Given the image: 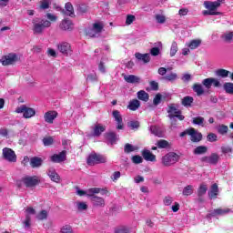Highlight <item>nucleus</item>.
<instances>
[{
    "instance_id": "obj_1",
    "label": "nucleus",
    "mask_w": 233,
    "mask_h": 233,
    "mask_svg": "<svg viewBox=\"0 0 233 233\" xmlns=\"http://www.w3.org/2000/svg\"><path fill=\"white\" fill-rule=\"evenodd\" d=\"M52 22L46 19L36 18L33 20V32L36 35H41L46 28H50Z\"/></svg>"
},
{
    "instance_id": "obj_2",
    "label": "nucleus",
    "mask_w": 233,
    "mask_h": 233,
    "mask_svg": "<svg viewBox=\"0 0 233 233\" xmlns=\"http://www.w3.org/2000/svg\"><path fill=\"white\" fill-rule=\"evenodd\" d=\"M177 161H179V155L176 152H169L162 157V165L164 167H172V165H176Z\"/></svg>"
},
{
    "instance_id": "obj_3",
    "label": "nucleus",
    "mask_w": 233,
    "mask_h": 233,
    "mask_svg": "<svg viewBox=\"0 0 233 233\" xmlns=\"http://www.w3.org/2000/svg\"><path fill=\"white\" fill-rule=\"evenodd\" d=\"M16 114H23L24 119H30L35 116V109L28 107L26 105H22L15 108Z\"/></svg>"
},
{
    "instance_id": "obj_4",
    "label": "nucleus",
    "mask_w": 233,
    "mask_h": 233,
    "mask_svg": "<svg viewBox=\"0 0 233 233\" xmlns=\"http://www.w3.org/2000/svg\"><path fill=\"white\" fill-rule=\"evenodd\" d=\"M89 167H94L95 165H100L101 163H106V157L103 155L97 153H91L86 160Z\"/></svg>"
},
{
    "instance_id": "obj_5",
    "label": "nucleus",
    "mask_w": 233,
    "mask_h": 233,
    "mask_svg": "<svg viewBox=\"0 0 233 233\" xmlns=\"http://www.w3.org/2000/svg\"><path fill=\"white\" fill-rule=\"evenodd\" d=\"M22 183H24L26 188H35V187H37L41 183V179L37 176H26L22 177Z\"/></svg>"
},
{
    "instance_id": "obj_6",
    "label": "nucleus",
    "mask_w": 233,
    "mask_h": 233,
    "mask_svg": "<svg viewBox=\"0 0 233 233\" xmlns=\"http://www.w3.org/2000/svg\"><path fill=\"white\" fill-rule=\"evenodd\" d=\"M19 61V57L16 54L10 53L7 56H3L0 59V63L3 65V66H9V65H15V63H17Z\"/></svg>"
},
{
    "instance_id": "obj_7",
    "label": "nucleus",
    "mask_w": 233,
    "mask_h": 233,
    "mask_svg": "<svg viewBox=\"0 0 233 233\" xmlns=\"http://www.w3.org/2000/svg\"><path fill=\"white\" fill-rule=\"evenodd\" d=\"M3 157L9 163H15L17 161V155H15V151L10 147H5L3 149Z\"/></svg>"
},
{
    "instance_id": "obj_8",
    "label": "nucleus",
    "mask_w": 233,
    "mask_h": 233,
    "mask_svg": "<svg viewBox=\"0 0 233 233\" xmlns=\"http://www.w3.org/2000/svg\"><path fill=\"white\" fill-rule=\"evenodd\" d=\"M202 85L208 90H210V88H212V85H213V86H215V88H219V86H221V83L219 82V80H218L217 78H214V77L205 78L202 81Z\"/></svg>"
},
{
    "instance_id": "obj_9",
    "label": "nucleus",
    "mask_w": 233,
    "mask_h": 233,
    "mask_svg": "<svg viewBox=\"0 0 233 233\" xmlns=\"http://www.w3.org/2000/svg\"><path fill=\"white\" fill-rule=\"evenodd\" d=\"M201 163H208L209 165H218L219 163V155L211 153L210 156H205L200 158Z\"/></svg>"
},
{
    "instance_id": "obj_10",
    "label": "nucleus",
    "mask_w": 233,
    "mask_h": 233,
    "mask_svg": "<svg viewBox=\"0 0 233 233\" xmlns=\"http://www.w3.org/2000/svg\"><path fill=\"white\" fill-rule=\"evenodd\" d=\"M175 114L176 115H174V114L168 115V117L171 121V127L173 128H177V119L179 121H184L185 116L181 115V110L176 111ZM176 117H177V119H176Z\"/></svg>"
},
{
    "instance_id": "obj_11",
    "label": "nucleus",
    "mask_w": 233,
    "mask_h": 233,
    "mask_svg": "<svg viewBox=\"0 0 233 233\" xmlns=\"http://www.w3.org/2000/svg\"><path fill=\"white\" fill-rule=\"evenodd\" d=\"M57 50L64 56H68L69 54H72V46L68 42H62L60 44H57Z\"/></svg>"
},
{
    "instance_id": "obj_12",
    "label": "nucleus",
    "mask_w": 233,
    "mask_h": 233,
    "mask_svg": "<svg viewBox=\"0 0 233 233\" xmlns=\"http://www.w3.org/2000/svg\"><path fill=\"white\" fill-rule=\"evenodd\" d=\"M50 161L52 163H63L64 161H66V151L63 150L59 154H54L50 157Z\"/></svg>"
},
{
    "instance_id": "obj_13",
    "label": "nucleus",
    "mask_w": 233,
    "mask_h": 233,
    "mask_svg": "<svg viewBox=\"0 0 233 233\" xmlns=\"http://www.w3.org/2000/svg\"><path fill=\"white\" fill-rule=\"evenodd\" d=\"M112 116H113L115 121H116V123H117L116 129L123 130V128H125V126L123 124V116H121V113H119L118 110H114L112 112Z\"/></svg>"
},
{
    "instance_id": "obj_14",
    "label": "nucleus",
    "mask_w": 233,
    "mask_h": 233,
    "mask_svg": "<svg viewBox=\"0 0 233 233\" xmlns=\"http://www.w3.org/2000/svg\"><path fill=\"white\" fill-rule=\"evenodd\" d=\"M189 136L192 143H199L203 139V135L196 131L194 127H190Z\"/></svg>"
},
{
    "instance_id": "obj_15",
    "label": "nucleus",
    "mask_w": 233,
    "mask_h": 233,
    "mask_svg": "<svg viewBox=\"0 0 233 233\" xmlns=\"http://www.w3.org/2000/svg\"><path fill=\"white\" fill-rule=\"evenodd\" d=\"M47 176L54 183H59L61 181V177L54 167H50L47 169Z\"/></svg>"
},
{
    "instance_id": "obj_16",
    "label": "nucleus",
    "mask_w": 233,
    "mask_h": 233,
    "mask_svg": "<svg viewBox=\"0 0 233 233\" xmlns=\"http://www.w3.org/2000/svg\"><path fill=\"white\" fill-rule=\"evenodd\" d=\"M56 117H57V111H47L44 115L46 123H49V125L54 123V119H56Z\"/></svg>"
},
{
    "instance_id": "obj_17",
    "label": "nucleus",
    "mask_w": 233,
    "mask_h": 233,
    "mask_svg": "<svg viewBox=\"0 0 233 233\" xmlns=\"http://www.w3.org/2000/svg\"><path fill=\"white\" fill-rule=\"evenodd\" d=\"M142 157L145 159V161H151V163H156L157 161L156 155H154L148 149H144L142 151Z\"/></svg>"
},
{
    "instance_id": "obj_18",
    "label": "nucleus",
    "mask_w": 233,
    "mask_h": 233,
    "mask_svg": "<svg viewBox=\"0 0 233 233\" xmlns=\"http://www.w3.org/2000/svg\"><path fill=\"white\" fill-rule=\"evenodd\" d=\"M124 79L127 83H130L131 85L141 83V78L136 75H126L124 76Z\"/></svg>"
},
{
    "instance_id": "obj_19",
    "label": "nucleus",
    "mask_w": 233,
    "mask_h": 233,
    "mask_svg": "<svg viewBox=\"0 0 233 233\" xmlns=\"http://www.w3.org/2000/svg\"><path fill=\"white\" fill-rule=\"evenodd\" d=\"M94 207H105V198L96 195H90Z\"/></svg>"
},
{
    "instance_id": "obj_20",
    "label": "nucleus",
    "mask_w": 233,
    "mask_h": 233,
    "mask_svg": "<svg viewBox=\"0 0 233 233\" xmlns=\"http://www.w3.org/2000/svg\"><path fill=\"white\" fill-rule=\"evenodd\" d=\"M104 137L110 143V145H116L117 142V134L116 132H107L105 133Z\"/></svg>"
},
{
    "instance_id": "obj_21",
    "label": "nucleus",
    "mask_w": 233,
    "mask_h": 233,
    "mask_svg": "<svg viewBox=\"0 0 233 233\" xmlns=\"http://www.w3.org/2000/svg\"><path fill=\"white\" fill-rule=\"evenodd\" d=\"M105 130H106V127H105V126H103L101 124H96L93 127V136L95 137H99V136H101V134L103 132H105Z\"/></svg>"
},
{
    "instance_id": "obj_22",
    "label": "nucleus",
    "mask_w": 233,
    "mask_h": 233,
    "mask_svg": "<svg viewBox=\"0 0 233 233\" xmlns=\"http://www.w3.org/2000/svg\"><path fill=\"white\" fill-rule=\"evenodd\" d=\"M30 165L32 168H39L43 166V158L39 157H33L30 158Z\"/></svg>"
},
{
    "instance_id": "obj_23",
    "label": "nucleus",
    "mask_w": 233,
    "mask_h": 233,
    "mask_svg": "<svg viewBox=\"0 0 233 233\" xmlns=\"http://www.w3.org/2000/svg\"><path fill=\"white\" fill-rule=\"evenodd\" d=\"M74 24H72V21L69 19H64L60 24L61 30L65 31H72L74 29Z\"/></svg>"
},
{
    "instance_id": "obj_24",
    "label": "nucleus",
    "mask_w": 233,
    "mask_h": 233,
    "mask_svg": "<svg viewBox=\"0 0 233 233\" xmlns=\"http://www.w3.org/2000/svg\"><path fill=\"white\" fill-rule=\"evenodd\" d=\"M135 57L138 61H143L145 65H147V63H150V54L148 53H146V54L136 53Z\"/></svg>"
},
{
    "instance_id": "obj_25",
    "label": "nucleus",
    "mask_w": 233,
    "mask_h": 233,
    "mask_svg": "<svg viewBox=\"0 0 233 233\" xmlns=\"http://www.w3.org/2000/svg\"><path fill=\"white\" fill-rule=\"evenodd\" d=\"M230 212V208H216L214 209L211 213L210 216H212V218H215V216H225V214H228Z\"/></svg>"
},
{
    "instance_id": "obj_26",
    "label": "nucleus",
    "mask_w": 233,
    "mask_h": 233,
    "mask_svg": "<svg viewBox=\"0 0 233 233\" xmlns=\"http://www.w3.org/2000/svg\"><path fill=\"white\" fill-rule=\"evenodd\" d=\"M204 6L210 12H215V10H218V8H219V4L215 2H210V1H205Z\"/></svg>"
},
{
    "instance_id": "obj_27",
    "label": "nucleus",
    "mask_w": 233,
    "mask_h": 233,
    "mask_svg": "<svg viewBox=\"0 0 233 233\" xmlns=\"http://www.w3.org/2000/svg\"><path fill=\"white\" fill-rule=\"evenodd\" d=\"M66 9V15H69V17H76V13L74 12V5H72V3L67 2L65 5Z\"/></svg>"
},
{
    "instance_id": "obj_28",
    "label": "nucleus",
    "mask_w": 233,
    "mask_h": 233,
    "mask_svg": "<svg viewBox=\"0 0 233 233\" xmlns=\"http://www.w3.org/2000/svg\"><path fill=\"white\" fill-rule=\"evenodd\" d=\"M88 192L89 194H91V196H94V194H99V193H101L102 196H108L110 194L108 190L102 189L99 187H92L88 190Z\"/></svg>"
},
{
    "instance_id": "obj_29",
    "label": "nucleus",
    "mask_w": 233,
    "mask_h": 233,
    "mask_svg": "<svg viewBox=\"0 0 233 233\" xmlns=\"http://www.w3.org/2000/svg\"><path fill=\"white\" fill-rule=\"evenodd\" d=\"M208 152V147L207 146H198L193 150L195 156H201Z\"/></svg>"
},
{
    "instance_id": "obj_30",
    "label": "nucleus",
    "mask_w": 233,
    "mask_h": 233,
    "mask_svg": "<svg viewBox=\"0 0 233 233\" xmlns=\"http://www.w3.org/2000/svg\"><path fill=\"white\" fill-rule=\"evenodd\" d=\"M139 106H141V102H139V100L137 99H133L129 102L127 108H129V110H132L133 112H136V110H137Z\"/></svg>"
},
{
    "instance_id": "obj_31",
    "label": "nucleus",
    "mask_w": 233,
    "mask_h": 233,
    "mask_svg": "<svg viewBox=\"0 0 233 233\" xmlns=\"http://www.w3.org/2000/svg\"><path fill=\"white\" fill-rule=\"evenodd\" d=\"M218 192H219V189L218 187V184H213L211 186V189L208 192V196L210 199H216L218 198Z\"/></svg>"
},
{
    "instance_id": "obj_32",
    "label": "nucleus",
    "mask_w": 233,
    "mask_h": 233,
    "mask_svg": "<svg viewBox=\"0 0 233 233\" xmlns=\"http://www.w3.org/2000/svg\"><path fill=\"white\" fill-rule=\"evenodd\" d=\"M137 96L140 101H144L145 103H147L148 101V99L150 98V96L145 90L138 91L137 93Z\"/></svg>"
},
{
    "instance_id": "obj_33",
    "label": "nucleus",
    "mask_w": 233,
    "mask_h": 233,
    "mask_svg": "<svg viewBox=\"0 0 233 233\" xmlns=\"http://www.w3.org/2000/svg\"><path fill=\"white\" fill-rule=\"evenodd\" d=\"M193 91L197 93V96H203L205 94V89L203 88V85L195 83L192 86Z\"/></svg>"
},
{
    "instance_id": "obj_34",
    "label": "nucleus",
    "mask_w": 233,
    "mask_h": 233,
    "mask_svg": "<svg viewBox=\"0 0 233 233\" xmlns=\"http://www.w3.org/2000/svg\"><path fill=\"white\" fill-rule=\"evenodd\" d=\"M192 103H194V97L190 96H184L181 101L183 106H192Z\"/></svg>"
},
{
    "instance_id": "obj_35",
    "label": "nucleus",
    "mask_w": 233,
    "mask_h": 233,
    "mask_svg": "<svg viewBox=\"0 0 233 233\" xmlns=\"http://www.w3.org/2000/svg\"><path fill=\"white\" fill-rule=\"evenodd\" d=\"M150 130L154 136H157V137H163V131L161 130V128H159V127L151 126Z\"/></svg>"
},
{
    "instance_id": "obj_36",
    "label": "nucleus",
    "mask_w": 233,
    "mask_h": 233,
    "mask_svg": "<svg viewBox=\"0 0 233 233\" xmlns=\"http://www.w3.org/2000/svg\"><path fill=\"white\" fill-rule=\"evenodd\" d=\"M36 219L38 221H45V219H48V211L43 209L36 215Z\"/></svg>"
},
{
    "instance_id": "obj_37",
    "label": "nucleus",
    "mask_w": 233,
    "mask_h": 233,
    "mask_svg": "<svg viewBox=\"0 0 233 233\" xmlns=\"http://www.w3.org/2000/svg\"><path fill=\"white\" fill-rule=\"evenodd\" d=\"M228 74H230V71L223 68L218 69L216 71V76H218V77H228Z\"/></svg>"
},
{
    "instance_id": "obj_38",
    "label": "nucleus",
    "mask_w": 233,
    "mask_h": 233,
    "mask_svg": "<svg viewBox=\"0 0 233 233\" xmlns=\"http://www.w3.org/2000/svg\"><path fill=\"white\" fill-rule=\"evenodd\" d=\"M207 190H208V187H207V185L201 184L198 189V198H203V196L207 194Z\"/></svg>"
},
{
    "instance_id": "obj_39",
    "label": "nucleus",
    "mask_w": 233,
    "mask_h": 233,
    "mask_svg": "<svg viewBox=\"0 0 233 233\" xmlns=\"http://www.w3.org/2000/svg\"><path fill=\"white\" fill-rule=\"evenodd\" d=\"M200 45H201L200 39H194L190 41V43L188 44V47L190 48V50H196V48H198Z\"/></svg>"
},
{
    "instance_id": "obj_40",
    "label": "nucleus",
    "mask_w": 233,
    "mask_h": 233,
    "mask_svg": "<svg viewBox=\"0 0 233 233\" xmlns=\"http://www.w3.org/2000/svg\"><path fill=\"white\" fill-rule=\"evenodd\" d=\"M224 90L226 94H230L233 96V83L232 82H226L224 84Z\"/></svg>"
},
{
    "instance_id": "obj_41",
    "label": "nucleus",
    "mask_w": 233,
    "mask_h": 233,
    "mask_svg": "<svg viewBox=\"0 0 233 233\" xmlns=\"http://www.w3.org/2000/svg\"><path fill=\"white\" fill-rule=\"evenodd\" d=\"M182 194L183 196H192V194H194V187H192V185L185 187Z\"/></svg>"
},
{
    "instance_id": "obj_42",
    "label": "nucleus",
    "mask_w": 233,
    "mask_h": 233,
    "mask_svg": "<svg viewBox=\"0 0 233 233\" xmlns=\"http://www.w3.org/2000/svg\"><path fill=\"white\" fill-rule=\"evenodd\" d=\"M162 79H164V81H169L172 83L173 81H176L177 79V74L170 73L169 75H166L165 76H163Z\"/></svg>"
},
{
    "instance_id": "obj_43",
    "label": "nucleus",
    "mask_w": 233,
    "mask_h": 233,
    "mask_svg": "<svg viewBox=\"0 0 233 233\" xmlns=\"http://www.w3.org/2000/svg\"><path fill=\"white\" fill-rule=\"evenodd\" d=\"M157 148H168L170 147V143L165 139H160L157 142Z\"/></svg>"
},
{
    "instance_id": "obj_44",
    "label": "nucleus",
    "mask_w": 233,
    "mask_h": 233,
    "mask_svg": "<svg viewBox=\"0 0 233 233\" xmlns=\"http://www.w3.org/2000/svg\"><path fill=\"white\" fill-rule=\"evenodd\" d=\"M177 50H178L177 42L173 41L170 48V57H174V56L177 54Z\"/></svg>"
},
{
    "instance_id": "obj_45",
    "label": "nucleus",
    "mask_w": 233,
    "mask_h": 233,
    "mask_svg": "<svg viewBox=\"0 0 233 233\" xmlns=\"http://www.w3.org/2000/svg\"><path fill=\"white\" fill-rule=\"evenodd\" d=\"M130 228L127 226H120L115 228V233H129Z\"/></svg>"
},
{
    "instance_id": "obj_46",
    "label": "nucleus",
    "mask_w": 233,
    "mask_h": 233,
    "mask_svg": "<svg viewBox=\"0 0 233 233\" xmlns=\"http://www.w3.org/2000/svg\"><path fill=\"white\" fill-rule=\"evenodd\" d=\"M42 141L45 147H51V145H54V137H46Z\"/></svg>"
},
{
    "instance_id": "obj_47",
    "label": "nucleus",
    "mask_w": 233,
    "mask_h": 233,
    "mask_svg": "<svg viewBox=\"0 0 233 233\" xmlns=\"http://www.w3.org/2000/svg\"><path fill=\"white\" fill-rule=\"evenodd\" d=\"M128 128H131V130H137L139 128L140 124L139 121H130L127 123Z\"/></svg>"
},
{
    "instance_id": "obj_48",
    "label": "nucleus",
    "mask_w": 233,
    "mask_h": 233,
    "mask_svg": "<svg viewBox=\"0 0 233 233\" xmlns=\"http://www.w3.org/2000/svg\"><path fill=\"white\" fill-rule=\"evenodd\" d=\"M218 132L220 134V136H225V134L228 132V127L226 125H221L218 127Z\"/></svg>"
},
{
    "instance_id": "obj_49",
    "label": "nucleus",
    "mask_w": 233,
    "mask_h": 233,
    "mask_svg": "<svg viewBox=\"0 0 233 233\" xmlns=\"http://www.w3.org/2000/svg\"><path fill=\"white\" fill-rule=\"evenodd\" d=\"M93 28L96 31V33L101 34L103 32V28H105V25L101 23H95L93 24Z\"/></svg>"
},
{
    "instance_id": "obj_50",
    "label": "nucleus",
    "mask_w": 233,
    "mask_h": 233,
    "mask_svg": "<svg viewBox=\"0 0 233 233\" xmlns=\"http://www.w3.org/2000/svg\"><path fill=\"white\" fill-rule=\"evenodd\" d=\"M86 34L89 37H96L98 33H97V31L96 29H94L92 27V28H88L87 30H86Z\"/></svg>"
},
{
    "instance_id": "obj_51",
    "label": "nucleus",
    "mask_w": 233,
    "mask_h": 233,
    "mask_svg": "<svg viewBox=\"0 0 233 233\" xmlns=\"http://www.w3.org/2000/svg\"><path fill=\"white\" fill-rule=\"evenodd\" d=\"M135 150H136V147H134V146H132L131 144L127 143L125 145L124 152L126 154H130V152H134Z\"/></svg>"
},
{
    "instance_id": "obj_52",
    "label": "nucleus",
    "mask_w": 233,
    "mask_h": 233,
    "mask_svg": "<svg viewBox=\"0 0 233 233\" xmlns=\"http://www.w3.org/2000/svg\"><path fill=\"white\" fill-rule=\"evenodd\" d=\"M207 140L209 141V143H216V141H218V135L214 133H209L207 136Z\"/></svg>"
},
{
    "instance_id": "obj_53",
    "label": "nucleus",
    "mask_w": 233,
    "mask_h": 233,
    "mask_svg": "<svg viewBox=\"0 0 233 233\" xmlns=\"http://www.w3.org/2000/svg\"><path fill=\"white\" fill-rule=\"evenodd\" d=\"M132 161L135 165H139L143 163V157L139 155H135L132 157Z\"/></svg>"
},
{
    "instance_id": "obj_54",
    "label": "nucleus",
    "mask_w": 233,
    "mask_h": 233,
    "mask_svg": "<svg viewBox=\"0 0 233 233\" xmlns=\"http://www.w3.org/2000/svg\"><path fill=\"white\" fill-rule=\"evenodd\" d=\"M222 39H224L226 43H230V41H232L233 39V32L225 34L224 35H222Z\"/></svg>"
},
{
    "instance_id": "obj_55",
    "label": "nucleus",
    "mask_w": 233,
    "mask_h": 233,
    "mask_svg": "<svg viewBox=\"0 0 233 233\" xmlns=\"http://www.w3.org/2000/svg\"><path fill=\"white\" fill-rule=\"evenodd\" d=\"M221 152L225 156H227V154H232V147H230L229 146H222Z\"/></svg>"
},
{
    "instance_id": "obj_56",
    "label": "nucleus",
    "mask_w": 233,
    "mask_h": 233,
    "mask_svg": "<svg viewBox=\"0 0 233 233\" xmlns=\"http://www.w3.org/2000/svg\"><path fill=\"white\" fill-rule=\"evenodd\" d=\"M205 123V118L203 116H197L193 118L194 125H203Z\"/></svg>"
},
{
    "instance_id": "obj_57",
    "label": "nucleus",
    "mask_w": 233,
    "mask_h": 233,
    "mask_svg": "<svg viewBox=\"0 0 233 233\" xmlns=\"http://www.w3.org/2000/svg\"><path fill=\"white\" fill-rule=\"evenodd\" d=\"M157 23H159L160 25H163L167 21V18L163 15H155Z\"/></svg>"
},
{
    "instance_id": "obj_58",
    "label": "nucleus",
    "mask_w": 233,
    "mask_h": 233,
    "mask_svg": "<svg viewBox=\"0 0 233 233\" xmlns=\"http://www.w3.org/2000/svg\"><path fill=\"white\" fill-rule=\"evenodd\" d=\"M76 207L78 210H87L88 209V205L85 202H77Z\"/></svg>"
},
{
    "instance_id": "obj_59",
    "label": "nucleus",
    "mask_w": 233,
    "mask_h": 233,
    "mask_svg": "<svg viewBox=\"0 0 233 233\" xmlns=\"http://www.w3.org/2000/svg\"><path fill=\"white\" fill-rule=\"evenodd\" d=\"M136 21V16L134 15H127L126 19V25H132Z\"/></svg>"
},
{
    "instance_id": "obj_60",
    "label": "nucleus",
    "mask_w": 233,
    "mask_h": 233,
    "mask_svg": "<svg viewBox=\"0 0 233 233\" xmlns=\"http://www.w3.org/2000/svg\"><path fill=\"white\" fill-rule=\"evenodd\" d=\"M161 94H157L153 99V105H155V106H157V105H159V103H161Z\"/></svg>"
},
{
    "instance_id": "obj_61",
    "label": "nucleus",
    "mask_w": 233,
    "mask_h": 233,
    "mask_svg": "<svg viewBox=\"0 0 233 233\" xmlns=\"http://www.w3.org/2000/svg\"><path fill=\"white\" fill-rule=\"evenodd\" d=\"M164 205H166V207H170V204L174 202V198L170 196L165 197L164 198Z\"/></svg>"
},
{
    "instance_id": "obj_62",
    "label": "nucleus",
    "mask_w": 233,
    "mask_h": 233,
    "mask_svg": "<svg viewBox=\"0 0 233 233\" xmlns=\"http://www.w3.org/2000/svg\"><path fill=\"white\" fill-rule=\"evenodd\" d=\"M41 10H48V8H50V2L48 1H42L40 3V6Z\"/></svg>"
},
{
    "instance_id": "obj_63",
    "label": "nucleus",
    "mask_w": 233,
    "mask_h": 233,
    "mask_svg": "<svg viewBox=\"0 0 233 233\" xmlns=\"http://www.w3.org/2000/svg\"><path fill=\"white\" fill-rule=\"evenodd\" d=\"M61 233H74V230L71 226L66 225L62 228Z\"/></svg>"
},
{
    "instance_id": "obj_64",
    "label": "nucleus",
    "mask_w": 233,
    "mask_h": 233,
    "mask_svg": "<svg viewBox=\"0 0 233 233\" xmlns=\"http://www.w3.org/2000/svg\"><path fill=\"white\" fill-rule=\"evenodd\" d=\"M150 54H151V56H153L154 57L157 56L160 54L159 47H152V48L150 49Z\"/></svg>"
}]
</instances>
